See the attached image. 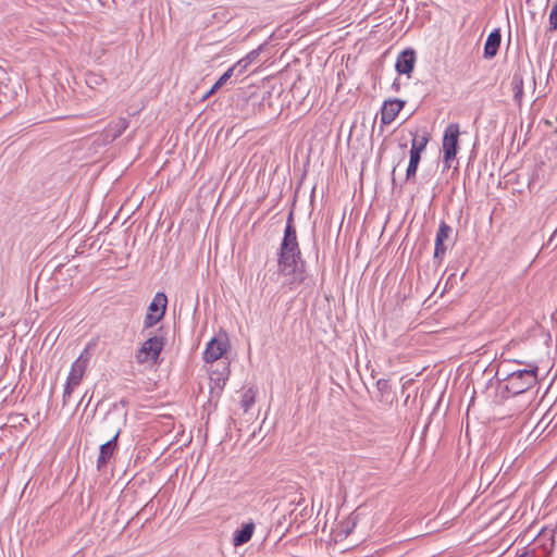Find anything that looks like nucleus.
I'll return each mask as SVG.
<instances>
[{"mask_svg":"<svg viewBox=\"0 0 557 557\" xmlns=\"http://www.w3.org/2000/svg\"><path fill=\"white\" fill-rule=\"evenodd\" d=\"M278 267L285 276L282 287H287L292 290L305 281L304 264L301 262V252L295 226H285L278 252Z\"/></svg>","mask_w":557,"mask_h":557,"instance_id":"f257e3e1","label":"nucleus"},{"mask_svg":"<svg viewBox=\"0 0 557 557\" xmlns=\"http://www.w3.org/2000/svg\"><path fill=\"white\" fill-rule=\"evenodd\" d=\"M519 364H525L523 361H517ZM528 369L516 370L509 373L506 377L505 388L512 395H520L537 382L539 367L535 363H527Z\"/></svg>","mask_w":557,"mask_h":557,"instance_id":"f03ea898","label":"nucleus"},{"mask_svg":"<svg viewBox=\"0 0 557 557\" xmlns=\"http://www.w3.org/2000/svg\"><path fill=\"white\" fill-rule=\"evenodd\" d=\"M165 343V333L162 327L156 330L153 334L149 333L147 339L136 352V361L140 364L148 362L156 363L159 360Z\"/></svg>","mask_w":557,"mask_h":557,"instance_id":"7ed1b4c3","label":"nucleus"},{"mask_svg":"<svg viewBox=\"0 0 557 557\" xmlns=\"http://www.w3.org/2000/svg\"><path fill=\"white\" fill-rule=\"evenodd\" d=\"M91 346V344H88L87 347L81 352L78 358L71 366V370L66 379V384L62 397L64 406L69 403L74 388L81 384L85 375L91 357V354L89 351Z\"/></svg>","mask_w":557,"mask_h":557,"instance_id":"20e7f679","label":"nucleus"},{"mask_svg":"<svg viewBox=\"0 0 557 557\" xmlns=\"http://www.w3.org/2000/svg\"><path fill=\"white\" fill-rule=\"evenodd\" d=\"M168 299L165 294L157 293L148 307V312L144 320V330L151 329L157 324L164 315L166 310Z\"/></svg>","mask_w":557,"mask_h":557,"instance_id":"39448f33","label":"nucleus"},{"mask_svg":"<svg viewBox=\"0 0 557 557\" xmlns=\"http://www.w3.org/2000/svg\"><path fill=\"white\" fill-rule=\"evenodd\" d=\"M458 137H459V125L458 124H449L444 133L443 137V152H444V162L447 168H450L448 163L450 160L455 159L458 151Z\"/></svg>","mask_w":557,"mask_h":557,"instance_id":"423d86ee","label":"nucleus"},{"mask_svg":"<svg viewBox=\"0 0 557 557\" xmlns=\"http://www.w3.org/2000/svg\"><path fill=\"white\" fill-rule=\"evenodd\" d=\"M228 347L230 343L227 336L225 334H219L218 336L211 338V341L207 344V347L203 351V360L207 363H213L218 361L227 351Z\"/></svg>","mask_w":557,"mask_h":557,"instance_id":"0eeeda50","label":"nucleus"},{"mask_svg":"<svg viewBox=\"0 0 557 557\" xmlns=\"http://www.w3.org/2000/svg\"><path fill=\"white\" fill-rule=\"evenodd\" d=\"M228 375L230 369L225 362L216 364V368L210 371V392L219 394L224 388Z\"/></svg>","mask_w":557,"mask_h":557,"instance_id":"6e6552de","label":"nucleus"},{"mask_svg":"<svg viewBox=\"0 0 557 557\" xmlns=\"http://www.w3.org/2000/svg\"><path fill=\"white\" fill-rule=\"evenodd\" d=\"M404 106H405V101L399 100V99H389V100L384 101L383 107L381 109V117H380L381 124H383V125L391 124L396 119V116L398 115L400 110L404 108Z\"/></svg>","mask_w":557,"mask_h":557,"instance_id":"1a4fd4ad","label":"nucleus"},{"mask_svg":"<svg viewBox=\"0 0 557 557\" xmlns=\"http://www.w3.org/2000/svg\"><path fill=\"white\" fill-rule=\"evenodd\" d=\"M453 230L451 227L442 221L440 223L436 237H435V249H434V258L442 260L446 253V247L444 245V242L448 239L450 236Z\"/></svg>","mask_w":557,"mask_h":557,"instance_id":"9d476101","label":"nucleus"},{"mask_svg":"<svg viewBox=\"0 0 557 557\" xmlns=\"http://www.w3.org/2000/svg\"><path fill=\"white\" fill-rule=\"evenodd\" d=\"M119 435H120V430L114 434V436L111 440H109L108 442H106L104 444H102L100 446V451H99V456L97 459V468L99 470L104 468L107 466V463L109 462V460L114 455Z\"/></svg>","mask_w":557,"mask_h":557,"instance_id":"9b49d317","label":"nucleus"},{"mask_svg":"<svg viewBox=\"0 0 557 557\" xmlns=\"http://www.w3.org/2000/svg\"><path fill=\"white\" fill-rule=\"evenodd\" d=\"M416 52L412 49H406L399 53L396 60V71L399 74H410L414 67Z\"/></svg>","mask_w":557,"mask_h":557,"instance_id":"f8f14e48","label":"nucleus"},{"mask_svg":"<svg viewBox=\"0 0 557 557\" xmlns=\"http://www.w3.org/2000/svg\"><path fill=\"white\" fill-rule=\"evenodd\" d=\"M502 41V35L500 30L494 29L490 33V35L486 38L485 45H484V58L485 59H492L494 58L499 49Z\"/></svg>","mask_w":557,"mask_h":557,"instance_id":"ddd939ff","label":"nucleus"},{"mask_svg":"<svg viewBox=\"0 0 557 557\" xmlns=\"http://www.w3.org/2000/svg\"><path fill=\"white\" fill-rule=\"evenodd\" d=\"M253 530H255L253 522L245 523L240 530L235 531L234 536H233V544L235 546H240V545H244L245 543H247L251 539V536L253 534Z\"/></svg>","mask_w":557,"mask_h":557,"instance_id":"4468645a","label":"nucleus"},{"mask_svg":"<svg viewBox=\"0 0 557 557\" xmlns=\"http://www.w3.org/2000/svg\"><path fill=\"white\" fill-rule=\"evenodd\" d=\"M128 127V120L125 117H119L116 121L112 122L109 126V136L112 139L117 138L123 134V132Z\"/></svg>","mask_w":557,"mask_h":557,"instance_id":"2eb2a0df","label":"nucleus"},{"mask_svg":"<svg viewBox=\"0 0 557 557\" xmlns=\"http://www.w3.org/2000/svg\"><path fill=\"white\" fill-rule=\"evenodd\" d=\"M421 160V156L416 151H410L409 164L406 172V180L410 181L414 178L417 170Z\"/></svg>","mask_w":557,"mask_h":557,"instance_id":"dca6fc26","label":"nucleus"},{"mask_svg":"<svg viewBox=\"0 0 557 557\" xmlns=\"http://www.w3.org/2000/svg\"><path fill=\"white\" fill-rule=\"evenodd\" d=\"M428 143H429V136L426 134H424L422 136H418L417 134H414L412 143H411L410 151H416L418 154L421 156V153L425 149Z\"/></svg>","mask_w":557,"mask_h":557,"instance_id":"f3484780","label":"nucleus"},{"mask_svg":"<svg viewBox=\"0 0 557 557\" xmlns=\"http://www.w3.org/2000/svg\"><path fill=\"white\" fill-rule=\"evenodd\" d=\"M283 277V282L285 281V276L283 275V273L281 272V269L280 267L277 265V270L276 271H268L263 278H262V282L261 284L263 285V289L267 288L270 283H273V282H278L280 277Z\"/></svg>","mask_w":557,"mask_h":557,"instance_id":"a211bd4d","label":"nucleus"},{"mask_svg":"<svg viewBox=\"0 0 557 557\" xmlns=\"http://www.w3.org/2000/svg\"><path fill=\"white\" fill-rule=\"evenodd\" d=\"M256 400V393L253 389L249 388L245 391L242 395L240 405L245 412H247L251 406L255 404Z\"/></svg>","mask_w":557,"mask_h":557,"instance_id":"6ab92c4d","label":"nucleus"},{"mask_svg":"<svg viewBox=\"0 0 557 557\" xmlns=\"http://www.w3.org/2000/svg\"><path fill=\"white\" fill-rule=\"evenodd\" d=\"M231 72L225 71L222 76L215 82V84L210 88V90L203 96V99H207L211 95L215 94L226 82L231 78Z\"/></svg>","mask_w":557,"mask_h":557,"instance_id":"aec40b11","label":"nucleus"},{"mask_svg":"<svg viewBox=\"0 0 557 557\" xmlns=\"http://www.w3.org/2000/svg\"><path fill=\"white\" fill-rule=\"evenodd\" d=\"M248 65H249V60L240 59L239 61H237L235 64H233L226 71L231 72V76H233V75L239 76L245 73Z\"/></svg>","mask_w":557,"mask_h":557,"instance_id":"412c9836","label":"nucleus"},{"mask_svg":"<svg viewBox=\"0 0 557 557\" xmlns=\"http://www.w3.org/2000/svg\"><path fill=\"white\" fill-rule=\"evenodd\" d=\"M555 30H557V0L549 12L547 33H554Z\"/></svg>","mask_w":557,"mask_h":557,"instance_id":"4be33fe9","label":"nucleus"},{"mask_svg":"<svg viewBox=\"0 0 557 557\" xmlns=\"http://www.w3.org/2000/svg\"><path fill=\"white\" fill-rule=\"evenodd\" d=\"M512 85L515 91V99L520 100L523 95V81L521 76L513 75Z\"/></svg>","mask_w":557,"mask_h":557,"instance_id":"5701e85b","label":"nucleus"},{"mask_svg":"<svg viewBox=\"0 0 557 557\" xmlns=\"http://www.w3.org/2000/svg\"><path fill=\"white\" fill-rule=\"evenodd\" d=\"M103 77L94 73L87 75L86 83L89 87L95 88L96 86L103 83Z\"/></svg>","mask_w":557,"mask_h":557,"instance_id":"b1692460","label":"nucleus"},{"mask_svg":"<svg viewBox=\"0 0 557 557\" xmlns=\"http://www.w3.org/2000/svg\"><path fill=\"white\" fill-rule=\"evenodd\" d=\"M259 55V52L258 50H252L251 52H249L245 58H243L244 60H249V64Z\"/></svg>","mask_w":557,"mask_h":557,"instance_id":"393cba45","label":"nucleus"},{"mask_svg":"<svg viewBox=\"0 0 557 557\" xmlns=\"http://www.w3.org/2000/svg\"><path fill=\"white\" fill-rule=\"evenodd\" d=\"M293 221H294V214H293V211H290L287 216L286 225L294 226Z\"/></svg>","mask_w":557,"mask_h":557,"instance_id":"a878e982","label":"nucleus"},{"mask_svg":"<svg viewBox=\"0 0 557 557\" xmlns=\"http://www.w3.org/2000/svg\"><path fill=\"white\" fill-rule=\"evenodd\" d=\"M555 238H557V230L553 233V235L550 236L549 240H548V244H550Z\"/></svg>","mask_w":557,"mask_h":557,"instance_id":"bb28decb","label":"nucleus"},{"mask_svg":"<svg viewBox=\"0 0 557 557\" xmlns=\"http://www.w3.org/2000/svg\"><path fill=\"white\" fill-rule=\"evenodd\" d=\"M555 238H557V230L553 233V235L550 236L549 240H548V244H550Z\"/></svg>","mask_w":557,"mask_h":557,"instance_id":"cd10ccee","label":"nucleus"},{"mask_svg":"<svg viewBox=\"0 0 557 557\" xmlns=\"http://www.w3.org/2000/svg\"><path fill=\"white\" fill-rule=\"evenodd\" d=\"M518 557H533V556H531L529 552H524L521 555H519Z\"/></svg>","mask_w":557,"mask_h":557,"instance_id":"c85d7f7f","label":"nucleus"}]
</instances>
